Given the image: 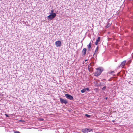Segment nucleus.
<instances>
[{"label":"nucleus","instance_id":"nucleus-17","mask_svg":"<svg viewBox=\"0 0 133 133\" xmlns=\"http://www.w3.org/2000/svg\"><path fill=\"white\" fill-rule=\"evenodd\" d=\"M54 12V10L53 9H52V10H51V13H50V14H53V13H53Z\"/></svg>","mask_w":133,"mask_h":133},{"label":"nucleus","instance_id":"nucleus-20","mask_svg":"<svg viewBox=\"0 0 133 133\" xmlns=\"http://www.w3.org/2000/svg\"><path fill=\"white\" fill-rule=\"evenodd\" d=\"M14 133H20V132L19 131H14Z\"/></svg>","mask_w":133,"mask_h":133},{"label":"nucleus","instance_id":"nucleus-21","mask_svg":"<svg viewBox=\"0 0 133 133\" xmlns=\"http://www.w3.org/2000/svg\"><path fill=\"white\" fill-rule=\"evenodd\" d=\"M5 116H6V117H9V115H8V114H5Z\"/></svg>","mask_w":133,"mask_h":133},{"label":"nucleus","instance_id":"nucleus-25","mask_svg":"<svg viewBox=\"0 0 133 133\" xmlns=\"http://www.w3.org/2000/svg\"><path fill=\"white\" fill-rule=\"evenodd\" d=\"M107 97H106V98H105V99H107Z\"/></svg>","mask_w":133,"mask_h":133},{"label":"nucleus","instance_id":"nucleus-2","mask_svg":"<svg viewBox=\"0 0 133 133\" xmlns=\"http://www.w3.org/2000/svg\"><path fill=\"white\" fill-rule=\"evenodd\" d=\"M56 16V14L55 13L50 14L47 17V19L49 20H51Z\"/></svg>","mask_w":133,"mask_h":133},{"label":"nucleus","instance_id":"nucleus-19","mask_svg":"<svg viewBox=\"0 0 133 133\" xmlns=\"http://www.w3.org/2000/svg\"><path fill=\"white\" fill-rule=\"evenodd\" d=\"M85 89L86 91L87 90L88 91H89V89L88 88H85Z\"/></svg>","mask_w":133,"mask_h":133},{"label":"nucleus","instance_id":"nucleus-1","mask_svg":"<svg viewBox=\"0 0 133 133\" xmlns=\"http://www.w3.org/2000/svg\"><path fill=\"white\" fill-rule=\"evenodd\" d=\"M96 70L97 71L94 74L95 76H96L99 75L103 70L101 68L96 69Z\"/></svg>","mask_w":133,"mask_h":133},{"label":"nucleus","instance_id":"nucleus-6","mask_svg":"<svg viewBox=\"0 0 133 133\" xmlns=\"http://www.w3.org/2000/svg\"><path fill=\"white\" fill-rule=\"evenodd\" d=\"M87 49L86 48H84L82 51V55L85 56L86 54Z\"/></svg>","mask_w":133,"mask_h":133},{"label":"nucleus","instance_id":"nucleus-5","mask_svg":"<svg viewBox=\"0 0 133 133\" xmlns=\"http://www.w3.org/2000/svg\"><path fill=\"white\" fill-rule=\"evenodd\" d=\"M60 99L61 102L62 104L64 103L66 104L67 103H68L66 99H64L62 98H60Z\"/></svg>","mask_w":133,"mask_h":133},{"label":"nucleus","instance_id":"nucleus-15","mask_svg":"<svg viewBox=\"0 0 133 133\" xmlns=\"http://www.w3.org/2000/svg\"><path fill=\"white\" fill-rule=\"evenodd\" d=\"M88 46V48L90 49L91 48V43L90 42L89 43Z\"/></svg>","mask_w":133,"mask_h":133},{"label":"nucleus","instance_id":"nucleus-10","mask_svg":"<svg viewBox=\"0 0 133 133\" xmlns=\"http://www.w3.org/2000/svg\"><path fill=\"white\" fill-rule=\"evenodd\" d=\"M81 131L83 133H85L87 132V128H85L81 130Z\"/></svg>","mask_w":133,"mask_h":133},{"label":"nucleus","instance_id":"nucleus-23","mask_svg":"<svg viewBox=\"0 0 133 133\" xmlns=\"http://www.w3.org/2000/svg\"><path fill=\"white\" fill-rule=\"evenodd\" d=\"M87 60L86 59L85 60V62L86 61H87Z\"/></svg>","mask_w":133,"mask_h":133},{"label":"nucleus","instance_id":"nucleus-8","mask_svg":"<svg viewBox=\"0 0 133 133\" xmlns=\"http://www.w3.org/2000/svg\"><path fill=\"white\" fill-rule=\"evenodd\" d=\"M126 61H123L120 65L119 66L121 67H123L125 65V64L126 63Z\"/></svg>","mask_w":133,"mask_h":133},{"label":"nucleus","instance_id":"nucleus-16","mask_svg":"<svg viewBox=\"0 0 133 133\" xmlns=\"http://www.w3.org/2000/svg\"><path fill=\"white\" fill-rule=\"evenodd\" d=\"M110 24H109V23L106 26V28H107L109 27L110 26Z\"/></svg>","mask_w":133,"mask_h":133},{"label":"nucleus","instance_id":"nucleus-4","mask_svg":"<svg viewBox=\"0 0 133 133\" xmlns=\"http://www.w3.org/2000/svg\"><path fill=\"white\" fill-rule=\"evenodd\" d=\"M55 44L57 47L60 46L61 45V42L60 41H57L56 42Z\"/></svg>","mask_w":133,"mask_h":133},{"label":"nucleus","instance_id":"nucleus-18","mask_svg":"<svg viewBox=\"0 0 133 133\" xmlns=\"http://www.w3.org/2000/svg\"><path fill=\"white\" fill-rule=\"evenodd\" d=\"M85 116H87L88 117H90V115H88V114H86L85 115Z\"/></svg>","mask_w":133,"mask_h":133},{"label":"nucleus","instance_id":"nucleus-24","mask_svg":"<svg viewBox=\"0 0 133 133\" xmlns=\"http://www.w3.org/2000/svg\"><path fill=\"white\" fill-rule=\"evenodd\" d=\"M41 120H42V121H43V119H41Z\"/></svg>","mask_w":133,"mask_h":133},{"label":"nucleus","instance_id":"nucleus-14","mask_svg":"<svg viewBox=\"0 0 133 133\" xmlns=\"http://www.w3.org/2000/svg\"><path fill=\"white\" fill-rule=\"evenodd\" d=\"M114 72H115L114 71H110L109 72H108V73L109 74H114Z\"/></svg>","mask_w":133,"mask_h":133},{"label":"nucleus","instance_id":"nucleus-9","mask_svg":"<svg viewBox=\"0 0 133 133\" xmlns=\"http://www.w3.org/2000/svg\"><path fill=\"white\" fill-rule=\"evenodd\" d=\"M88 69L90 72H92L93 70V68L90 67V66L89 65L88 67Z\"/></svg>","mask_w":133,"mask_h":133},{"label":"nucleus","instance_id":"nucleus-7","mask_svg":"<svg viewBox=\"0 0 133 133\" xmlns=\"http://www.w3.org/2000/svg\"><path fill=\"white\" fill-rule=\"evenodd\" d=\"M100 37H98L97 39H96V42L95 43V44L97 45L98 44V42L100 41Z\"/></svg>","mask_w":133,"mask_h":133},{"label":"nucleus","instance_id":"nucleus-13","mask_svg":"<svg viewBox=\"0 0 133 133\" xmlns=\"http://www.w3.org/2000/svg\"><path fill=\"white\" fill-rule=\"evenodd\" d=\"M85 91H86V90L85 88L81 90V92L82 93H84L85 92Z\"/></svg>","mask_w":133,"mask_h":133},{"label":"nucleus","instance_id":"nucleus-11","mask_svg":"<svg viewBox=\"0 0 133 133\" xmlns=\"http://www.w3.org/2000/svg\"><path fill=\"white\" fill-rule=\"evenodd\" d=\"M98 47H97V48H96V49L95 51V52L94 54V55H95V54H96L98 52Z\"/></svg>","mask_w":133,"mask_h":133},{"label":"nucleus","instance_id":"nucleus-3","mask_svg":"<svg viewBox=\"0 0 133 133\" xmlns=\"http://www.w3.org/2000/svg\"><path fill=\"white\" fill-rule=\"evenodd\" d=\"M65 95L66 98L70 100H72L74 99L73 96L70 95L68 94H65Z\"/></svg>","mask_w":133,"mask_h":133},{"label":"nucleus","instance_id":"nucleus-22","mask_svg":"<svg viewBox=\"0 0 133 133\" xmlns=\"http://www.w3.org/2000/svg\"><path fill=\"white\" fill-rule=\"evenodd\" d=\"M106 88V87L105 86V87H103V89H105V88Z\"/></svg>","mask_w":133,"mask_h":133},{"label":"nucleus","instance_id":"nucleus-12","mask_svg":"<svg viewBox=\"0 0 133 133\" xmlns=\"http://www.w3.org/2000/svg\"><path fill=\"white\" fill-rule=\"evenodd\" d=\"M92 129H87V132H90L91 131H92Z\"/></svg>","mask_w":133,"mask_h":133}]
</instances>
